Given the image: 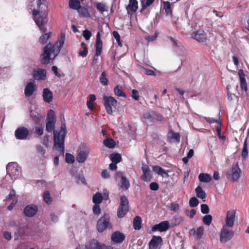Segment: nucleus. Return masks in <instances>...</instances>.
<instances>
[{"mask_svg":"<svg viewBox=\"0 0 249 249\" xmlns=\"http://www.w3.org/2000/svg\"><path fill=\"white\" fill-rule=\"evenodd\" d=\"M132 98L135 100H138L140 98L139 93L136 89H133L132 90Z\"/></svg>","mask_w":249,"mask_h":249,"instance_id":"58","label":"nucleus"},{"mask_svg":"<svg viewBox=\"0 0 249 249\" xmlns=\"http://www.w3.org/2000/svg\"><path fill=\"white\" fill-rule=\"evenodd\" d=\"M114 93L118 96L126 97L125 94L122 90V87L120 85H117L114 89Z\"/></svg>","mask_w":249,"mask_h":249,"instance_id":"43","label":"nucleus"},{"mask_svg":"<svg viewBox=\"0 0 249 249\" xmlns=\"http://www.w3.org/2000/svg\"><path fill=\"white\" fill-rule=\"evenodd\" d=\"M43 98L45 102L50 103L53 99V92L48 88H45L43 90Z\"/></svg>","mask_w":249,"mask_h":249,"instance_id":"30","label":"nucleus"},{"mask_svg":"<svg viewBox=\"0 0 249 249\" xmlns=\"http://www.w3.org/2000/svg\"><path fill=\"white\" fill-rule=\"evenodd\" d=\"M52 70L53 73L57 77H60L61 74L58 71V68L55 66H53L52 68Z\"/></svg>","mask_w":249,"mask_h":249,"instance_id":"61","label":"nucleus"},{"mask_svg":"<svg viewBox=\"0 0 249 249\" xmlns=\"http://www.w3.org/2000/svg\"><path fill=\"white\" fill-rule=\"evenodd\" d=\"M170 227L171 226L168 221H163L154 225L151 228V231H159L160 232H164L169 229Z\"/></svg>","mask_w":249,"mask_h":249,"instance_id":"17","label":"nucleus"},{"mask_svg":"<svg viewBox=\"0 0 249 249\" xmlns=\"http://www.w3.org/2000/svg\"><path fill=\"white\" fill-rule=\"evenodd\" d=\"M55 122L56 118L54 112L53 110H49L47 114L46 124V130L48 133L52 132L53 130L54 131Z\"/></svg>","mask_w":249,"mask_h":249,"instance_id":"10","label":"nucleus"},{"mask_svg":"<svg viewBox=\"0 0 249 249\" xmlns=\"http://www.w3.org/2000/svg\"><path fill=\"white\" fill-rule=\"evenodd\" d=\"M80 16L83 17H89L90 14L88 9L85 7H81L77 10Z\"/></svg>","mask_w":249,"mask_h":249,"instance_id":"42","label":"nucleus"},{"mask_svg":"<svg viewBox=\"0 0 249 249\" xmlns=\"http://www.w3.org/2000/svg\"><path fill=\"white\" fill-rule=\"evenodd\" d=\"M29 130L27 128L22 127H19L15 131V135L16 138L18 140L26 139L29 135Z\"/></svg>","mask_w":249,"mask_h":249,"instance_id":"21","label":"nucleus"},{"mask_svg":"<svg viewBox=\"0 0 249 249\" xmlns=\"http://www.w3.org/2000/svg\"><path fill=\"white\" fill-rule=\"evenodd\" d=\"M103 100L106 109H111L112 107L115 108L117 104V100L112 96L104 95Z\"/></svg>","mask_w":249,"mask_h":249,"instance_id":"19","label":"nucleus"},{"mask_svg":"<svg viewBox=\"0 0 249 249\" xmlns=\"http://www.w3.org/2000/svg\"><path fill=\"white\" fill-rule=\"evenodd\" d=\"M75 249H113L111 246H107L96 239H92L85 245H78Z\"/></svg>","mask_w":249,"mask_h":249,"instance_id":"5","label":"nucleus"},{"mask_svg":"<svg viewBox=\"0 0 249 249\" xmlns=\"http://www.w3.org/2000/svg\"><path fill=\"white\" fill-rule=\"evenodd\" d=\"M38 211V207L35 204H29L24 209V214L28 217L35 215Z\"/></svg>","mask_w":249,"mask_h":249,"instance_id":"18","label":"nucleus"},{"mask_svg":"<svg viewBox=\"0 0 249 249\" xmlns=\"http://www.w3.org/2000/svg\"><path fill=\"white\" fill-rule=\"evenodd\" d=\"M103 143L105 146L109 148H113L115 146V142L110 138H107L104 140Z\"/></svg>","mask_w":249,"mask_h":249,"instance_id":"41","label":"nucleus"},{"mask_svg":"<svg viewBox=\"0 0 249 249\" xmlns=\"http://www.w3.org/2000/svg\"><path fill=\"white\" fill-rule=\"evenodd\" d=\"M93 207V212L95 214H99L101 213V209L99 206V204H94Z\"/></svg>","mask_w":249,"mask_h":249,"instance_id":"57","label":"nucleus"},{"mask_svg":"<svg viewBox=\"0 0 249 249\" xmlns=\"http://www.w3.org/2000/svg\"><path fill=\"white\" fill-rule=\"evenodd\" d=\"M69 7L72 9L78 10L80 7V2L79 0H70Z\"/></svg>","mask_w":249,"mask_h":249,"instance_id":"39","label":"nucleus"},{"mask_svg":"<svg viewBox=\"0 0 249 249\" xmlns=\"http://www.w3.org/2000/svg\"><path fill=\"white\" fill-rule=\"evenodd\" d=\"M138 8V1L137 0H129V4L126 7L128 14L135 12Z\"/></svg>","mask_w":249,"mask_h":249,"instance_id":"26","label":"nucleus"},{"mask_svg":"<svg viewBox=\"0 0 249 249\" xmlns=\"http://www.w3.org/2000/svg\"><path fill=\"white\" fill-rule=\"evenodd\" d=\"M241 170L239 167L238 162L232 165L231 171L226 173L227 178L233 182L237 181L240 178Z\"/></svg>","mask_w":249,"mask_h":249,"instance_id":"11","label":"nucleus"},{"mask_svg":"<svg viewBox=\"0 0 249 249\" xmlns=\"http://www.w3.org/2000/svg\"><path fill=\"white\" fill-rule=\"evenodd\" d=\"M149 188L152 191H157L159 189V185L157 182H152L150 184Z\"/></svg>","mask_w":249,"mask_h":249,"instance_id":"56","label":"nucleus"},{"mask_svg":"<svg viewBox=\"0 0 249 249\" xmlns=\"http://www.w3.org/2000/svg\"><path fill=\"white\" fill-rule=\"evenodd\" d=\"M80 148V150L76 156V160L78 163H83L88 158L90 149L85 143L81 144Z\"/></svg>","mask_w":249,"mask_h":249,"instance_id":"9","label":"nucleus"},{"mask_svg":"<svg viewBox=\"0 0 249 249\" xmlns=\"http://www.w3.org/2000/svg\"><path fill=\"white\" fill-rule=\"evenodd\" d=\"M196 196L200 199H205L206 198L207 195L205 191L200 186H197L195 189Z\"/></svg>","mask_w":249,"mask_h":249,"instance_id":"34","label":"nucleus"},{"mask_svg":"<svg viewBox=\"0 0 249 249\" xmlns=\"http://www.w3.org/2000/svg\"><path fill=\"white\" fill-rule=\"evenodd\" d=\"M95 6L96 9L102 13L108 10V7L103 2H96L95 3Z\"/></svg>","mask_w":249,"mask_h":249,"instance_id":"36","label":"nucleus"},{"mask_svg":"<svg viewBox=\"0 0 249 249\" xmlns=\"http://www.w3.org/2000/svg\"><path fill=\"white\" fill-rule=\"evenodd\" d=\"M143 117L146 119V123H155L158 121H161L163 117L160 114L152 112L151 113L146 112L143 115Z\"/></svg>","mask_w":249,"mask_h":249,"instance_id":"13","label":"nucleus"},{"mask_svg":"<svg viewBox=\"0 0 249 249\" xmlns=\"http://www.w3.org/2000/svg\"><path fill=\"white\" fill-rule=\"evenodd\" d=\"M117 175L120 176L121 177V179L120 180L121 188L124 190H127L130 187V183L129 180L121 172H117Z\"/></svg>","mask_w":249,"mask_h":249,"instance_id":"24","label":"nucleus"},{"mask_svg":"<svg viewBox=\"0 0 249 249\" xmlns=\"http://www.w3.org/2000/svg\"><path fill=\"white\" fill-rule=\"evenodd\" d=\"M52 32H50L48 33H46L42 35L39 39V42L43 44L47 43L48 40L52 36Z\"/></svg>","mask_w":249,"mask_h":249,"instance_id":"40","label":"nucleus"},{"mask_svg":"<svg viewBox=\"0 0 249 249\" xmlns=\"http://www.w3.org/2000/svg\"><path fill=\"white\" fill-rule=\"evenodd\" d=\"M144 73L148 75H155V72L152 70L143 69Z\"/></svg>","mask_w":249,"mask_h":249,"instance_id":"60","label":"nucleus"},{"mask_svg":"<svg viewBox=\"0 0 249 249\" xmlns=\"http://www.w3.org/2000/svg\"><path fill=\"white\" fill-rule=\"evenodd\" d=\"M142 169L143 172L141 177L142 179L144 181H149L151 179V174L149 167L146 164H142Z\"/></svg>","mask_w":249,"mask_h":249,"instance_id":"22","label":"nucleus"},{"mask_svg":"<svg viewBox=\"0 0 249 249\" xmlns=\"http://www.w3.org/2000/svg\"><path fill=\"white\" fill-rule=\"evenodd\" d=\"M66 162L68 163H73L74 162V156L70 153H67L66 154L65 158Z\"/></svg>","mask_w":249,"mask_h":249,"instance_id":"51","label":"nucleus"},{"mask_svg":"<svg viewBox=\"0 0 249 249\" xmlns=\"http://www.w3.org/2000/svg\"><path fill=\"white\" fill-rule=\"evenodd\" d=\"M172 133V136L171 137V139L175 140L177 142H179L180 141V135L178 133H174L171 131Z\"/></svg>","mask_w":249,"mask_h":249,"instance_id":"59","label":"nucleus"},{"mask_svg":"<svg viewBox=\"0 0 249 249\" xmlns=\"http://www.w3.org/2000/svg\"><path fill=\"white\" fill-rule=\"evenodd\" d=\"M191 36L199 42H205L208 40L207 35L202 30H198L193 33L191 34Z\"/></svg>","mask_w":249,"mask_h":249,"instance_id":"16","label":"nucleus"},{"mask_svg":"<svg viewBox=\"0 0 249 249\" xmlns=\"http://www.w3.org/2000/svg\"><path fill=\"white\" fill-rule=\"evenodd\" d=\"M30 116L35 123L38 124L43 115L39 114L36 110H31Z\"/></svg>","mask_w":249,"mask_h":249,"instance_id":"31","label":"nucleus"},{"mask_svg":"<svg viewBox=\"0 0 249 249\" xmlns=\"http://www.w3.org/2000/svg\"><path fill=\"white\" fill-rule=\"evenodd\" d=\"M163 8L167 15H170L172 14L171 3L169 1L164 2Z\"/></svg>","mask_w":249,"mask_h":249,"instance_id":"49","label":"nucleus"},{"mask_svg":"<svg viewBox=\"0 0 249 249\" xmlns=\"http://www.w3.org/2000/svg\"><path fill=\"white\" fill-rule=\"evenodd\" d=\"M91 32L87 29L83 31V36L86 40H89L91 36Z\"/></svg>","mask_w":249,"mask_h":249,"instance_id":"55","label":"nucleus"},{"mask_svg":"<svg viewBox=\"0 0 249 249\" xmlns=\"http://www.w3.org/2000/svg\"><path fill=\"white\" fill-rule=\"evenodd\" d=\"M100 83L104 86H107L108 84V81L107 78V74L105 71H103L100 76Z\"/></svg>","mask_w":249,"mask_h":249,"instance_id":"46","label":"nucleus"},{"mask_svg":"<svg viewBox=\"0 0 249 249\" xmlns=\"http://www.w3.org/2000/svg\"><path fill=\"white\" fill-rule=\"evenodd\" d=\"M204 228L203 226L198 227L196 230L193 228L190 230L191 233L198 240L202 238L204 234Z\"/></svg>","mask_w":249,"mask_h":249,"instance_id":"25","label":"nucleus"},{"mask_svg":"<svg viewBox=\"0 0 249 249\" xmlns=\"http://www.w3.org/2000/svg\"><path fill=\"white\" fill-rule=\"evenodd\" d=\"M247 139L248 137L246 138L243 143V148L241 154L242 158L243 159H245L248 155Z\"/></svg>","mask_w":249,"mask_h":249,"instance_id":"44","label":"nucleus"},{"mask_svg":"<svg viewBox=\"0 0 249 249\" xmlns=\"http://www.w3.org/2000/svg\"><path fill=\"white\" fill-rule=\"evenodd\" d=\"M3 237H4V238L7 240H10L12 238L11 234L10 232H9L8 231H4L3 233Z\"/></svg>","mask_w":249,"mask_h":249,"instance_id":"62","label":"nucleus"},{"mask_svg":"<svg viewBox=\"0 0 249 249\" xmlns=\"http://www.w3.org/2000/svg\"><path fill=\"white\" fill-rule=\"evenodd\" d=\"M36 89V85L33 82H29L26 86L24 89V94L26 97L31 96Z\"/></svg>","mask_w":249,"mask_h":249,"instance_id":"23","label":"nucleus"},{"mask_svg":"<svg viewBox=\"0 0 249 249\" xmlns=\"http://www.w3.org/2000/svg\"><path fill=\"white\" fill-rule=\"evenodd\" d=\"M76 182L77 183L81 182L83 184H86V179L83 174H78L76 177Z\"/></svg>","mask_w":249,"mask_h":249,"instance_id":"53","label":"nucleus"},{"mask_svg":"<svg viewBox=\"0 0 249 249\" xmlns=\"http://www.w3.org/2000/svg\"><path fill=\"white\" fill-rule=\"evenodd\" d=\"M133 228L135 230H139L142 228V218L140 216H136L133 219Z\"/></svg>","mask_w":249,"mask_h":249,"instance_id":"35","label":"nucleus"},{"mask_svg":"<svg viewBox=\"0 0 249 249\" xmlns=\"http://www.w3.org/2000/svg\"><path fill=\"white\" fill-rule=\"evenodd\" d=\"M6 171L12 178H17L21 174V169L17 162L9 163L6 167Z\"/></svg>","mask_w":249,"mask_h":249,"instance_id":"8","label":"nucleus"},{"mask_svg":"<svg viewBox=\"0 0 249 249\" xmlns=\"http://www.w3.org/2000/svg\"><path fill=\"white\" fill-rule=\"evenodd\" d=\"M238 74L240 77V87L241 89L245 91L247 90V84L246 83L245 75L242 70L238 71Z\"/></svg>","mask_w":249,"mask_h":249,"instance_id":"28","label":"nucleus"},{"mask_svg":"<svg viewBox=\"0 0 249 249\" xmlns=\"http://www.w3.org/2000/svg\"><path fill=\"white\" fill-rule=\"evenodd\" d=\"M37 8L34 9L33 11V15L36 16L40 14L39 16L35 18V21L39 29L42 33L47 31V29L44 25L47 23V5L46 3L45 0H37Z\"/></svg>","mask_w":249,"mask_h":249,"instance_id":"2","label":"nucleus"},{"mask_svg":"<svg viewBox=\"0 0 249 249\" xmlns=\"http://www.w3.org/2000/svg\"><path fill=\"white\" fill-rule=\"evenodd\" d=\"M102 177L104 178H108L109 177V173L107 170H103L102 172Z\"/></svg>","mask_w":249,"mask_h":249,"instance_id":"64","label":"nucleus"},{"mask_svg":"<svg viewBox=\"0 0 249 249\" xmlns=\"http://www.w3.org/2000/svg\"><path fill=\"white\" fill-rule=\"evenodd\" d=\"M204 119L206 122L210 124L216 123L217 124V126L216 129L217 136L220 135L221 134V124L219 121L210 117H204Z\"/></svg>","mask_w":249,"mask_h":249,"instance_id":"29","label":"nucleus"},{"mask_svg":"<svg viewBox=\"0 0 249 249\" xmlns=\"http://www.w3.org/2000/svg\"><path fill=\"white\" fill-rule=\"evenodd\" d=\"M125 238V235L119 231L113 232L111 236V243L112 245L121 244Z\"/></svg>","mask_w":249,"mask_h":249,"instance_id":"14","label":"nucleus"},{"mask_svg":"<svg viewBox=\"0 0 249 249\" xmlns=\"http://www.w3.org/2000/svg\"><path fill=\"white\" fill-rule=\"evenodd\" d=\"M103 43L100 38V33L98 32L96 36V40L95 43V47H96V55L100 56L101 53L102 49Z\"/></svg>","mask_w":249,"mask_h":249,"instance_id":"27","label":"nucleus"},{"mask_svg":"<svg viewBox=\"0 0 249 249\" xmlns=\"http://www.w3.org/2000/svg\"><path fill=\"white\" fill-rule=\"evenodd\" d=\"M52 221L54 223L58 221V217L54 213H52L50 214Z\"/></svg>","mask_w":249,"mask_h":249,"instance_id":"63","label":"nucleus"},{"mask_svg":"<svg viewBox=\"0 0 249 249\" xmlns=\"http://www.w3.org/2000/svg\"><path fill=\"white\" fill-rule=\"evenodd\" d=\"M212 216L210 214H207L203 217V223L207 226H209L212 221Z\"/></svg>","mask_w":249,"mask_h":249,"instance_id":"47","label":"nucleus"},{"mask_svg":"<svg viewBox=\"0 0 249 249\" xmlns=\"http://www.w3.org/2000/svg\"><path fill=\"white\" fill-rule=\"evenodd\" d=\"M231 228V227L222 226L219 234V241L221 243H226L233 237L234 232Z\"/></svg>","mask_w":249,"mask_h":249,"instance_id":"4","label":"nucleus"},{"mask_svg":"<svg viewBox=\"0 0 249 249\" xmlns=\"http://www.w3.org/2000/svg\"><path fill=\"white\" fill-rule=\"evenodd\" d=\"M201 212L203 214H207L209 212V208L207 204L201 205Z\"/></svg>","mask_w":249,"mask_h":249,"instance_id":"54","label":"nucleus"},{"mask_svg":"<svg viewBox=\"0 0 249 249\" xmlns=\"http://www.w3.org/2000/svg\"><path fill=\"white\" fill-rule=\"evenodd\" d=\"M162 242V239L160 236H153L148 244L149 249H160Z\"/></svg>","mask_w":249,"mask_h":249,"instance_id":"15","label":"nucleus"},{"mask_svg":"<svg viewBox=\"0 0 249 249\" xmlns=\"http://www.w3.org/2000/svg\"><path fill=\"white\" fill-rule=\"evenodd\" d=\"M235 217V210L231 209L228 211L225 219V223L223 225L232 228L234 225Z\"/></svg>","mask_w":249,"mask_h":249,"instance_id":"12","label":"nucleus"},{"mask_svg":"<svg viewBox=\"0 0 249 249\" xmlns=\"http://www.w3.org/2000/svg\"><path fill=\"white\" fill-rule=\"evenodd\" d=\"M183 218L180 216H175L170 220V226L171 227H174L180 224L181 222L182 221Z\"/></svg>","mask_w":249,"mask_h":249,"instance_id":"37","label":"nucleus"},{"mask_svg":"<svg viewBox=\"0 0 249 249\" xmlns=\"http://www.w3.org/2000/svg\"><path fill=\"white\" fill-rule=\"evenodd\" d=\"M66 134V125L62 123L60 130L53 131L54 147L59 151V155L64 156V141Z\"/></svg>","mask_w":249,"mask_h":249,"instance_id":"3","label":"nucleus"},{"mask_svg":"<svg viewBox=\"0 0 249 249\" xmlns=\"http://www.w3.org/2000/svg\"><path fill=\"white\" fill-rule=\"evenodd\" d=\"M199 204L198 200L195 197H192L189 200V205L191 207H196Z\"/></svg>","mask_w":249,"mask_h":249,"instance_id":"50","label":"nucleus"},{"mask_svg":"<svg viewBox=\"0 0 249 249\" xmlns=\"http://www.w3.org/2000/svg\"><path fill=\"white\" fill-rule=\"evenodd\" d=\"M198 179L201 182L208 183L212 180V178L208 174L200 173L198 176Z\"/></svg>","mask_w":249,"mask_h":249,"instance_id":"33","label":"nucleus"},{"mask_svg":"<svg viewBox=\"0 0 249 249\" xmlns=\"http://www.w3.org/2000/svg\"><path fill=\"white\" fill-rule=\"evenodd\" d=\"M47 71L44 69L37 68L33 71V77L36 80H44L46 78Z\"/></svg>","mask_w":249,"mask_h":249,"instance_id":"20","label":"nucleus"},{"mask_svg":"<svg viewBox=\"0 0 249 249\" xmlns=\"http://www.w3.org/2000/svg\"><path fill=\"white\" fill-rule=\"evenodd\" d=\"M65 38L64 33L61 34V39L54 44L49 43L43 49V52L40 55V62L42 64L46 65L50 63L60 52Z\"/></svg>","mask_w":249,"mask_h":249,"instance_id":"1","label":"nucleus"},{"mask_svg":"<svg viewBox=\"0 0 249 249\" xmlns=\"http://www.w3.org/2000/svg\"><path fill=\"white\" fill-rule=\"evenodd\" d=\"M112 227L110 222V216L108 214H105L97 221L96 228L99 232H103L107 228Z\"/></svg>","mask_w":249,"mask_h":249,"instance_id":"7","label":"nucleus"},{"mask_svg":"<svg viewBox=\"0 0 249 249\" xmlns=\"http://www.w3.org/2000/svg\"><path fill=\"white\" fill-rule=\"evenodd\" d=\"M154 0H146V1H145L144 0H142L141 1L142 8L140 11L142 12L147 7L150 6L154 2Z\"/></svg>","mask_w":249,"mask_h":249,"instance_id":"48","label":"nucleus"},{"mask_svg":"<svg viewBox=\"0 0 249 249\" xmlns=\"http://www.w3.org/2000/svg\"><path fill=\"white\" fill-rule=\"evenodd\" d=\"M153 170L154 172L162 177H168L169 176L164 169L158 165L153 166Z\"/></svg>","mask_w":249,"mask_h":249,"instance_id":"32","label":"nucleus"},{"mask_svg":"<svg viewBox=\"0 0 249 249\" xmlns=\"http://www.w3.org/2000/svg\"><path fill=\"white\" fill-rule=\"evenodd\" d=\"M43 199L45 202L47 204H50L52 202V199L50 196L49 191H45L43 194Z\"/></svg>","mask_w":249,"mask_h":249,"instance_id":"52","label":"nucleus"},{"mask_svg":"<svg viewBox=\"0 0 249 249\" xmlns=\"http://www.w3.org/2000/svg\"><path fill=\"white\" fill-rule=\"evenodd\" d=\"M129 211V202L125 196L120 197V203L117 211V216L119 218L124 217Z\"/></svg>","mask_w":249,"mask_h":249,"instance_id":"6","label":"nucleus"},{"mask_svg":"<svg viewBox=\"0 0 249 249\" xmlns=\"http://www.w3.org/2000/svg\"><path fill=\"white\" fill-rule=\"evenodd\" d=\"M103 199L102 194L100 193H95L92 197V201L94 204H100Z\"/></svg>","mask_w":249,"mask_h":249,"instance_id":"38","label":"nucleus"},{"mask_svg":"<svg viewBox=\"0 0 249 249\" xmlns=\"http://www.w3.org/2000/svg\"><path fill=\"white\" fill-rule=\"evenodd\" d=\"M110 160L112 161V162L115 163H119L121 161V160H122V157H121V155L118 153L111 154L110 156Z\"/></svg>","mask_w":249,"mask_h":249,"instance_id":"45","label":"nucleus"}]
</instances>
